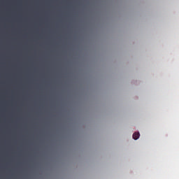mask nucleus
Here are the masks:
<instances>
[{
  "label": "nucleus",
  "mask_w": 179,
  "mask_h": 179,
  "mask_svg": "<svg viewBox=\"0 0 179 179\" xmlns=\"http://www.w3.org/2000/svg\"><path fill=\"white\" fill-rule=\"evenodd\" d=\"M141 136V134H139V132H135L133 134V139H134L135 141L139 139V136Z\"/></svg>",
  "instance_id": "f257e3e1"
}]
</instances>
